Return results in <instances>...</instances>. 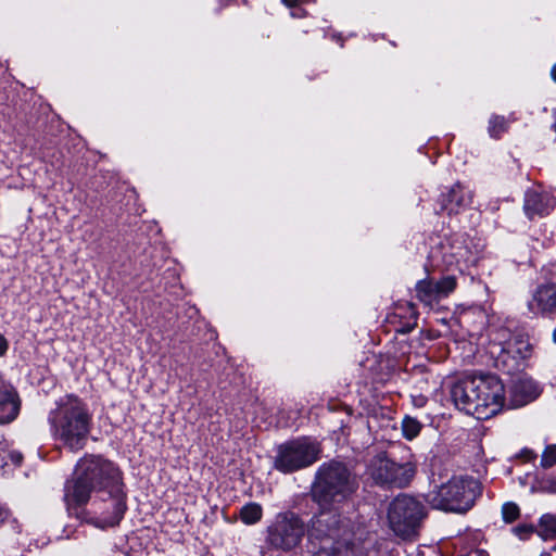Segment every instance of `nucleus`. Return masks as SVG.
I'll use <instances>...</instances> for the list:
<instances>
[{
	"mask_svg": "<svg viewBox=\"0 0 556 556\" xmlns=\"http://www.w3.org/2000/svg\"><path fill=\"white\" fill-rule=\"evenodd\" d=\"M421 430V424L413 417L406 416L402 421V432L405 439H415Z\"/></svg>",
	"mask_w": 556,
	"mask_h": 556,
	"instance_id": "nucleus-19",
	"label": "nucleus"
},
{
	"mask_svg": "<svg viewBox=\"0 0 556 556\" xmlns=\"http://www.w3.org/2000/svg\"><path fill=\"white\" fill-rule=\"evenodd\" d=\"M507 128V122L503 116H492L489 122V132L492 137H500Z\"/></svg>",
	"mask_w": 556,
	"mask_h": 556,
	"instance_id": "nucleus-22",
	"label": "nucleus"
},
{
	"mask_svg": "<svg viewBox=\"0 0 556 556\" xmlns=\"http://www.w3.org/2000/svg\"><path fill=\"white\" fill-rule=\"evenodd\" d=\"M415 289L417 298L426 305L431 306L441 300L438 287L432 280H419Z\"/></svg>",
	"mask_w": 556,
	"mask_h": 556,
	"instance_id": "nucleus-16",
	"label": "nucleus"
},
{
	"mask_svg": "<svg viewBox=\"0 0 556 556\" xmlns=\"http://www.w3.org/2000/svg\"><path fill=\"white\" fill-rule=\"evenodd\" d=\"M481 493L480 483L472 477L454 476L435 485L425 495V502L434 509L463 514L468 511Z\"/></svg>",
	"mask_w": 556,
	"mask_h": 556,
	"instance_id": "nucleus-4",
	"label": "nucleus"
},
{
	"mask_svg": "<svg viewBox=\"0 0 556 556\" xmlns=\"http://www.w3.org/2000/svg\"><path fill=\"white\" fill-rule=\"evenodd\" d=\"M309 0H282V2L289 8H295L300 4L306 3Z\"/></svg>",
	"mask_w": 556,
	"mask_h": 556,
	"instance_id": "nucleus-30",
	"label": "nucleus"
},
{
	"mask_svg": "<svg viewBox=\"0 0 556 556\" xmlns=\"http://www.w3.org/2000/svg\"><path fill=\"white\" fill-rule=\"evenodd\" d=\"M455 406L477 419H489L500 413L505 404V389L494 375L466 376L451 388Z\"/></svg>",
	"mask_w": 556,
	"mask_h": 556,
	"instance_id": "nucleus-1",
	"label": "nucleus"
},
{
	"mask_svg": "<svg viewBox=\"0 0 556 556\" xmlns=\"http://www.w3.org/2000/svg\"><path fill=\"white\" fill-rule=\"evenodd\" d=\"M9 456H10L11 460H12L15 465H20V464H21V462H22V458H23V456H22V454H21L20 452H11V453L9 454Z\"/></svg>",
	"mask_w": 556,
	"mask_h": 556,
	"instance_id": "nucleus-31",
	"label": "nucleus"
},
{
	"mask_svg": "<svg viewBox=\"0 0 556 556\" xmlns=\"http://www.w3.org/2000/svg\"><path fill=\"white\" fill-rule=\"evenodd\" d=\"M520 509L511 502L505 503L502 507V516L505 522L510 523L519 518Z\"/></svg>",
	"mask_w": 556,
	"mask_h": 556,
	"instance_id": "nucleus-25",
	"label": "nucleus"
},
{
	"mask_svg": "<svg viewBox=\"0 0 556 556\" xmlns=\"http://www.w3.org/2000/svg\"><path fill=\"white\" fill-rule=\"evenodd\" d=\"M263 509L257 503H248L240 509V519L245 525H254L262 519Z\"/></svg>",
	"mask_w": 556,
	"mask_h": 556,
	"instance_id": "nucleus-17",
	"label": "nucleus"
},
{
	"mask_svg": "<svg viewBox=\"0 0 556 556\" xmlns=\"http://www.w3.org/2000/svg\"><path fill=\"white\" fill-rule=\"evenodd\" d=\"M305 14H306L305 10L300 9V8H296L291 11V16L296 17V18L303 17V16H305Z\"/></svg>",
	"mask_w": 556,
	"mask_h": 556,
	"instance_id": "nucleus-32",
	"label": "nucleus"
},
{
	"mask_svg": "<svg viewBox=\"0 0 556 556\" xmlns=\"http://www.w3.org/2000/svg\"><path fill=\"white\" fill-rule=\"evenodd\" d=\"M10 510L0 504V526H2L10 518Z\"/></svg>",
	"mask_w": 556,
	"mask_h": 556,
	"instance_id": "nucleus-29",
	"label": "nucleus"
},
{
	"mask_svg": "<svg viewBox=\"0 0 556 556\" xmlns=\"http://www.w3.org/2000/svg\"><path fill=\"white\" fill-rule=\"evenodd\" d=\"M305 533L306 526L298 515L279 513L266 529V542L275 549L289 552L301 544Z\"/></svg>",
	"mask_w": 556,
	"mask_h": 556,
	"instance_id": "nucleus-9",
	"label": "nucleus"
},
{
	"mask_svg": "<svg viewBox=\"0 0 556 556\" xmlns=\"http://www.w3.org/2000/svg\"><path fill=\"white\" fill-rule=\"evenodd\" d=\"M539 535L544 540L556 536V515H543L539 522Z\"/></svg>",
	"mask_w": 556,
	"mask_h": 556,
	"instance_id": "nucleus-18",
	"label": "nucleus"
},
{
	"mask_svg": "<svg viewBox=\"0 0 556 556\" xmlns=\"http://www.w3.org/2000/svg\"><path fill=\"white\" fill-rule=\"evenodd\" d=\"M9 350L8 339L0 332V357L5 356Z\"/></svg>",
	"mask_w": 556,
	"mask_h": 556,
	"instance_id": "nucleus-28",
	"label": "nucleus"
},
{
	"mask_svg": "<svg viewBox=\"0 0 556 556\" xmlns=\"http://www.w3.org/2000/svg\"><path fill=\"white\" fill-rule=\"evenodd\" d=\"M312 540L320 543L313 556H355L354 549L343 536L348 530L340 526L339 518L331 513H321L312 521Z\"/></svg>",
	"mask_w": 556,
	"mask_h": 556,
	"instance_id": "nucleus-7",
	"label": "nucleus"
},
{
	"mask_svg": "<svg viewBox=\"0 0 556 556\" xmlns=\"http://www.w3.org/2000/svg\"><path fill=\"white\" fill-rule=\"evenodd\" d=\"M551 75L553 80L556 83V64L552 67Z\"/></svg>",
	"mask_w": 556,
	"mask_h": 556,
	"instance_id": "nucleus-33",
	"label": "nucleus"
},
{
	"mask_svg": "<svg viewBox=\"0 0 556 556\" xmlns=\"http://www.w3.org/2000/svg\"><path fill=\"white\" fill-rule=\"evenodd\" d=\"M368 473L377 484L405 488L416 473V465L412 462L397 464L379 454L370 460Z\"/></svg>",
	"mask_w": 556,
	"mask_h": 556,
	"instance_id": "nucleus-11",
	"label": "nucleus"
},
{
	"mask_svg": "<svg viewBox=\"0 0 556 556\" xmlns=\"http://www.w3.org/2000/svg\"><path fill=\"white\" fill-rule=\"evenodd\" d=\"M21 402L14 388L0 379V424L13 421L20 413Z\"/></svg>",
	"mask_w": 556,
	"mask_h": 556,
	"instance_id": "nucleus-15",
	"label": "nucleus"
},
{
	"mask_svg": "<svg viewBox=\"0 0 556 556\" xmlns=\"http://www.w3.org/2000/svg\"><path fill=\"white\" fill-rule=\"evenodd\" d=\"M123 486L122 483L97 494L90 507L83 510L78 518L101 530L117 526L127 508Z\"/></svg>",
	"mask_w": 556,
	"mask_h": 556,
	"instance_id": "nucleus-6",
	"label": "nucleus"
},
{
	"mask_svg": "<svg viewBox=\"0 0 556 556\" xmlns=\"http://www.w3.org/2000/svg\"><path fill=\"white\" fill-rule=\"evenodd\" d=\"M520 456L526 460V462H534L538 457L536 453L533 451V450H530V448H523L521 452H520Z\"/></svg>",
	"mask_w": 556,
	"mask_h": 556,
	"instance_id": "nucleus-26",
	"label": "nucleus"
},
{
	"mask_svg": "<svg viewBox=\"0 0 556 556\" xmlns=\"http://www.w3.org/2000/svg\"><path fill=\"white\" fill-rule=\"evenodd\" d=\"M556 465V444H547L540 459V467L543 469H549Z\"/></svg>",
	"mask_w": 556,
	"mask_h": 556,
	"instance_id": "nucleus-20",
	"label": "nucleus"
},
{
	"mask_svg": "<svg viewBox=\"0 0 556 556\" xmlns=\"http://www.w3.org/2000/svg\"><path fill=\"white\" fill-rule=\"evenodd\" d=\"M517 389L528 391V394L526 395L525 400L522 401V404L533 401L540 394L538 386L531 380L520 381L519 384L517 386Z\"/></svg>",
	"mask_w": 556,
	"mask_h": 556,
	"instance_id": "nucleus-23",
	"label": "nucleus"
},
{
	"mask_svg": "<svg viewBox=\"0 0 556 556\" xmlns=\"http://www.w3.org/2000/svg\"><path fill=\"white\" fill-rule=\"evenodd\" d=\"M516 531L521 532V531H527V529L526 528H516Z\"/></svg>",
	"mask_w": 556,
	"mask_h": 556,
	"instance_id": "nucleus-34",
	"label": "nucleus"
},
{
	"mask_svg": "<svg viewBox=\"0 0 556 556\" xmlns=\"http://www.w3.org/2000/svg\"><path fill=\"white\" fill-rule=\"evenodd\" d=\"M75 476L74 483L65 491L68 504H85L91 492L99 494L123 483L121 470L112 462L94 455H86L78 462Z\"/></svg>",
	"mask_w": 556,
	"mask_h": 556,
	"instance_id": "nucleus-3",
	"label": "nucleus"
},
{
	"mask_svg": "<svg viewBox=\"0 0 556 556\" xmlns=\"http://www.w3.org/2000/svg\"><path fill=\"white\" fill-rule=\"evenodd\" d=\"M472 198V191L457 182L447 193L441 195V210L447 212L450 215L457 214L471 205Z\"/></svg>",
	"mask_w": 556,
	"mask_h": 556,
	"instance_id": "nucleus-14",
	"label": "nucleus"
},
{
	"mask_svg": "<svg viewBox=\"0 0 556 556\" xmlns=\"http://www.w3.org/2000/svg\"><path fill=\"white\" fill-rule=\"evenodd\" d=\"M358 484L345 465L330 462L319 467L313 485V496L320 506H330L350 497Z\"/></svg>",
	"mask_w": 556,
	"mask_h": 556,
	"instance_id": "nucleus-5",
	"label": "nucleus"
},
{
	"mask_svg": "<svg viewBox=\"0 0 556 556\" xmlns=\"http://www.w3.org/2000/svg\"><path fill=\"white\" fill-rule=\"evenodd\" d=\"M553 339H554V341L556 343V329L553 331Z\"/></svg>",
	"mask_w": 556,
	"mask_h": 556,
	"instance_id": "nucleus-35",
	"label": "nucleus"
},
{
	"mask_svg": "<svg viewBox=\"0 0 556 556\" xmlns=\"http://www.w3.org/2000/svg\"><path fill=\"white\" fill-rule=\"evenodd\" d=\"M48 422L55 441L71 451H79L90 433L92 415L81 399L67 394L55 402V407L49 413Z\"/></svg>",
	"mask_w": 556,
	"mask_h": 556,
	"instance_id": "nucleus-2",
	"label": "nucleus"
},
{
	"mask_svg": "<svg viewBox=\"0 0 556 556\" xmlns=\"http://www.w3.org/2000/svg\"><path fill=\"white\" fill-rule=\"evenodd\" d=\"M543 273L544 281L536 288L529 303L534 313L556 311V264H549Z\"/></svg>",
	"mask_w": 556,
	"mask_h": 556,
	"instance_id": "nucleus-12",
	"label": "nucleus"
},
{
	"mask_svg": "<svg viewBox=\"0 0 556 556\" xmlns=\"http://www.w3.org/2000/svg\"><path fill=\"white\" fill-rule=\"evenodd\" d=\"M424 517V505L412 496L400 495L389 505V526L399 536L407 538L412 535Z\"/></svg>",
	"mask_w": 556,
	"mask_h": 556,
	"instance_id": "nucleus-10",
	"label": "nucleus"
},
{
	"mask_svg": "<svg viewBox=\"0 0 556 556\" xmlns=\"http://www.w3.org/2000/svg\"><path fill=\"white\" fill-rule=\"evenodd\" d=\"M441 299L446 298L456 288V279L453 276H446L435 282Z\"/></svg>",
	"mask_w": 556,
	"mask_h": 556,
	"instance_id": "nucleus-21",
	"label": "nucleus"
},
{
	"mask_svg": "<svg viewBox=\"0 0 556 556\" xmlns=\"http://www.w3.org/2000/svg\"><path fill=\"white\" fill-rule=\"evenodd\" d=\"M538 489L544 493L556 494V472L539 479Z\"/></svg>",
	"mask_w": 556,
	"mask_h": 556,
	"instance_id": "nucleus-24",
	"label": "nucleus"
},
{
	"mask_svg": "<svg viewBox=\"0 0 556 556\" xmlns=\"http://www.w3.org/2000/svg\"><path fill=\"white\" fill-rule=\"evenodd\" d=\"M7 458V444L0 435V468L5 464Z\"/></svg>",
	"mask_w": 556,
	"mask_h": 556,
	"instance_id": "nucleus-27",
	"label": "nucleus"
},
{
	"mask_svg": "<svg viewBox=\"0 0 556 556\" xmlns=\"http://www.w3.org/2000/svg\"><path fill=\"white\" fill-rule=\"evenodd\" d=\"M320 454L319 444L308 438H299L278 446L274 467L290 473L313 465Z\"/></svg>",
	"mask_w": 556,
	"mask_h": 556,
	"instance_id": "nucleus-8",
	"label": "nucleus"
},
{
	"mask_svg": "<svg viewBox=\"0 0 556 556\" xmlns=\"http://www.w3.org/2000/svg\"><path fill=\"white\" fill-rule=\"evenodd\" d=\"M555 206V199L546 191L533 188L525 194L523 210L529 218L548 215Z\"/></svg>",
	"mask_w": 556,
	"mask_h": 556,
	"instance_id": "nucleus-13",
	"label": "nucleus"
}]
</instances>
